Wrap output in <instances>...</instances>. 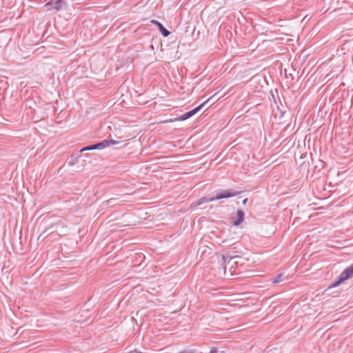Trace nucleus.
<instances>
[{"label":"nucleus","mask_w":353,"mask_h":353,"mask_svg":"<svg viewBox=\"0 0 353 353\" xmlns=\"http://www.w3.org/2000/svg\"><path fill=\"white\" fill-rule=\"evenodd\" d=\"M236 194H237V193L236 192H231V190H224V191L217 194L215 196H213V197L203 196V197L199 199L197 201H196L195 202H194L191 204L190 208H196L203 203H205L214 201L219 200V199H222L230 198V197L236 196Z\"/></svg>","instance_id":"1"},{"label":"nucleus","mask_w":353,"mask_h":353,"mask_svg":"<svg viewBox=\"0 0 353 353\" xmlns=\"http://www.w3.org/2000/svg\"><path fill=\"white\" fill-rule=\"evenodd\" d=\"M353 275V263L345 268L339 276L338 279L335 281L331 287H336L345 281L349 279Z\"/></svg>","instance_id":"2"},{"label":"nucleus","mask_w":353,"mask_h":353,"mask_svg":"<svg viewBox=\"0 0 353 353\" xmlns=\"http://www.w3.org/2000/svg\"><path fill=\"white\" fill-rule=\"evenodd\" d=\"M211 98L208 99L205 101H204L203 103H201L200 105L197 106L194 109L185 112V114L181 115L175 120L176 121H185L193 115H194L196 113H197L210 100Z\"/></svg>","instance_id":"3"},{"label":"nucleus","mask_w":353,"mask_h":353,"mask_svg":"<svg viewBox=\"0 0 353 353\" xmlns=\"http://www.w3.org/2000/svg\"><path fill=\"white\" fill-rule=\"evenodd\" d=\"M117 143H119V141H115L113 139H110V140L105 139L99 143L94 144V147H95L96 150H103V149L110 146V145H116Z\"/></svg>","instance_id":"4"},{"label":"nucleus","mask_w":353,"mask_h":353,"mask_svg":"<svg viewBox=\"0 0 353 353\" xmlns=\"http://www.w3.org/2000/svg\"><path fill=\"white\" fill-rule=\"evenodd\" d=\"M63 3V0H57L54 3H48L46 4V6H50L48 10H54L56 11H59Z\"/></svg>","instance_id":"5"},{"label":"nucleus","mask_w":353,"mask_h":353,"mask_svg":"<svg viewBox=\"0 0 353 353\" xmlns=\"http://www.w3.org/2000/svg\"><path fill=\"white\" fill-rule=\"evenodd\" d=\"M151 22L159 27V31L164 37H168L170 34V32L158 21L152 20Z\"/></svg>","instance_id":"6"},{"label":"nucleus","mask_w":353,"mask_h":353,"mask_svg":"<svg viewBox=\"0 0 353 353\" xmlns=\"http://www.w3.org/2000/svg\"><path fill=\"white\" fill-rule=\"evenodd\" d=\"M237 219L233 221V225L238 226L241 222H243L245 214L243 211L238 210L236 212Z\"/></svg>","instance_id":"7"},{"label":"nucleus","mask_w":353,"mask_h":353,"mask_svg":"<svg viewBox=\"0 0 353 353\" xmlns=\"http://www.w3.org/2000/svg\"><path fill=\"white\" fill-rule=\"evenodd\" d=\"M80 153L78 152V154H73L71 155V160L68 161V164L69 166H72L77 162L78 161L79 157H80Z\"/></svg>","instance_id":"8"},{"label":"nucleus","mask_w":353,"mask_h":353,"mask_svg":"<svg viewBox=\"0 0 353 353\" xmlns=\"http://www.w3.org/2000/svg\"><path fill=\"white\" fill-rule=\"evenodd\" d=\"M283 274L281 273L278 274L276 277L272 279V281L273 283H279L280 282H282L283 281Z\"/></svg>","instance_id":"9"},{"label":"nucleus","mask_w":353,"mask_h":353,"mask_svg":"<svg viewBox=\"0 0 353 353\" xmlns=\"http://www.w3.org/2000/svg\"><path fill=\"white\" fill-rule=\"evenodd\" d=\"M96 150L95 149V147H94V144L93 145H88V146H86L82 149H81L79 151V153H81L84 151H90V150Z\"/></svg>","instance_id":"10"},{"label":"nucleus","mask_w":353,"mask_h":353,"mask_svg":"<svg viewBox=\"0 0 353 353\" xmlns=\"http://www.w3.org/2000/svg\"><path fill=\"white\" fill-rule=\"evenodd\" d=\"M232 256H230L229 255H223L222 256V261L223 263H225L226 262H230V260L232 259Z\"/></svg>","instance_id":"11"},{"label":"nucleus","mask_w":353,"mask_h":353,"mask_svg":"<svg viewBox=\"0 0 353 353\" xmlns=\"http://www.w3.org/2000/svg\"><path fill=\"white\" fill-rule=\"evenodd\" d=\"M209 353H219V352L216 348L213 347L210 350Z\"/></svg>","instance_id":"12"},{"label":"nucleus","mask_w":353,"mask_h":353,"mask_svg":"<svg viewBox=\"0 0 353 353\" xmlns=\"http://www.w3.org/2000/svg\"><path fill=\"white\" fill-rule=\"evenodd\" d=\"M114 199H109V200L108 201V203H112V201H114Z\"/></svg>","instance_id":"13"},{"label":"nucleus","mask_w":353,"mask_h":353,"mask_svg":"<svg viewBox=\"0 0 353 353\" xmlns=\"http://www.w3.org/2000/svg\"><path fill=\"white\" fill-rule=\"evenodd\" d=\"M248 201V199H245L243 201V204H245V203L247 202Z\"/></svg>","instance_id":"14"}]
</instances>
